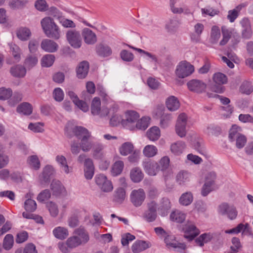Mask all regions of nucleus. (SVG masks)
<instances>
[{
  "mask_svg": "<svg viewBox=\"0 0 253 253\" xmlns=\"http://www.w3.org/2000/svg\"><path fill=\"white\" fill-rule=\"evenodd\" d=\"M147 210L144 212L142 215L143 219L148 221L155 220L157 217V203L154 201H152L147 203Z\"/></svg>",
  "mask_w": 253,
  "mask_h": 253,
  "instance_id": "9",
  "label": "nucleus"
},
{
  "mask_svg": "<svg viewBox=\"0 0 253 253\" xmlns=\"http://www.w3.org/2000/svg\"><path fill=\"white\" fill-rule=\"evenodd\" d=\"M50 188L53 194L56 196L63 194L66 192L65 187L58 180H53L50 184Z\"/></svg>",
  "mask_w": 253,
  "mask_h": 253,
  "instance_id": "23",
  "label": "nucleus"
},
{
  "mask_svg": "<svg viewBox=\"0 0 253 253\" xmlns=\"http://www.w3.org/2000/svg\"><path fill=\"white\" fill-rule=\"evenodd\" d=\"M17 38L22 41H26L30 39L32 33L29 29L26 27H21L16 32Z\"/></svg>",
  "mask_w": 253,
  "mask_h": 253,
  "instance_id": "26",
  "label": "nucleus"
},
{
  "mask_svg": "<svg viewBox=\"0 0 253 253\" xmlns=\"http://www.w3.org/2000/svg\"><path fill=\"white\" fill-rule=\"evenodd\" d=\"M126 197L125 189L124 188L119 187L115 191L114 200L118 203H122L125 200Z\"/></svg>",
  "mask_w": 253,
  "mask_h": 253,
  "instance_id": "38",
  "label": "nucleus"
},
{
  "mask_svg": "<svg viewBox=\"0 0 253 253\" xmlns=\"http://www.w3.org/2000/svg\"><path fill=\"white\" fill-rule=\"evenodd\" d=\"M190 177L191 174L189 172L185 170H181L176 175V180L178 184L182 185L189 181Z\"/></svg>",
  "mask_w": 253,
  "mask_h": 253,
  "instance_id": "32",
  "label": "nucleus"
},
{
  "mask_svg": "<svg viewBox=\"0 0 253 253\" xmlns=\"http://www.w3.org/2000/svg\"><path fill=\"white\" fill-rule=\"evenodd\" d=\"M150 119L148 117H142L141 119L137 121L134 126L135 130L146 129L149 125Z\"/></svg>",
  "mask_w": 253,
  "mask_h": 253,
  "instance_id": "50",
  "label": "nucleus"
},
{
  "mask_svg": "<svg viewBox=\"0 0 253 253\" xmlns=\"http://www.w3.org/2000/svg\"><path fill=\"white\" fill-rule=\"evenodd\" d=\"M27 163L30 167L38 169L40 168V162L38 157L36 155L31 156L27 159Z\"/></svg>",
  "mask_w": 253,
  "mask_h": 253,
  "instance_id": "55",
  "label": "nucleus"
},
{
  "mask_svg": "<svg viewBox=\"0 0 253 253\" xmlns=\"http://www.w3.org/2000/svg\"><path fill=\"white\" fill-rule=\"evenodd\" d=\"M13 237L11 234H7L4 239L3 242V247L6 250H10L13 245Z\"/></svg>",
  "mask_w": 253,
  "mask_h": 253,
  "instance_id": "61",
  "label": "nucleus"
},
{
  "mask_svg": "<svg viewBox=\"0 0 253 253\" xmlns=\"http://www.w3.org/2000/svg\"><path fill=\"white\" fill-rule=\"evenodd\" d=\"M27 3V1L26 0H12L9 2V5L13 9H20L23 8Z\"/></svg>",
  "mask_w": 253,
  "mask_h": 253,
  "instance_id": "57",
  "label": "nucleus"
},
{
  "mask_svg": "<svg viewBox=\"0 0 253 253\" xmlns=\"http://www.w3.org/2000/svg\"><path fill=\"white\" fill-rule=\"evenodd\" d=\"M89 139H84L81 141L80 147L83 152H87L92 149L93 144L89 141Z\"/></svg>",
  "mask_w": 253,
  "mask_h": 253,
  "instance_id": "60",
  "label": "nucleus"
},
{
  "mask_svg": "<svg viewBox=\"0 0 253 253\" xmlns=\"http://www.w3.org/2000/svg\"><path fill=\"white\" fill-rule=\"evenodd\" d=\"M212 80L214 84L222 85L227 82V78L225 75L218 72L213 74Z\"/></svg>",
  "mask_w": 253,
  "mask_h": 253,
  "instance_id": "48",
  "label": "nucleus"
},
{
  "mask_svg": "<svg viewBox=\"0 0 253 253\" xmlns=\"http://www.w3.org/2000/svg\"><path fill=\"white\" fill-rule=\"evenodd\" d=\"M217 212L221 215L226 216L231 220H235L238 214L236 207L226 202L222 203L218 205Z\"/></svg>",
  "mask_w": 253,
  "mask_h": 253,
  "instance_id": "2",
  "label": "nucleus"
},
{
  "mask_svg": "<svg viewBox=\"0 0 253 253\" xmlns=\"http://www.w3.org/2000/svg\"><path fill=\"white\" fill-rule=\"evenodd\" d=\"M133 145L130 142L124 143L119 148V152L123 156H127L131 153L133 151Z\"/></svg>",
  "mask_w": 253,
  "mask_h": 253,
  "instance_id": "35",
  "label": "nucleus"
},
{
  "mask_svg": "<svg viewBox=\"0 0 253 253\" xmlns=\"http://www.w3.org/2000/svg\"><path fill=\"white\" fill-rule=\"evenodd\" d=\"M221 31L222 34V39L219 42V45L223 46L225 45L229 39L231 38L232 35V30L227 28L225 26H223L221 27Z\"/></svg>",
  "mask_w": 253,
  "mask_h": 253,
  "instance_id": "36",
  "label": "nucleus"
},
{
  "mask_svg": "<svg viewBox=\"0 0 253 253\" xmlns=\"http://www.w3.org/2000/svg\"><path fill=\"white\" fill-rule=\"evenodd\" d=\"M42 28L46 36L56 40L61 36V32L59 27L50 17H45L41 21Z\"/></svg>",
  "mask_w": 253,
  "mask_h": 253,
  "instance_id": "1",
  "label": "nucleus"
},
{
  "mask_svg": "<svg viewBox=\"0 0 253 253\" xmlns=\"http://www.w3.org/2000/svg\"><path fill=\"white\" fill-rule=\"evenodd\" d=\"M53 168L50 166H46L43 169L41 179L44 182H47L49 180L50 176L53 173Z\"/></svg>",
  "mask_w": 253,
  "mask_h": 253,
  "instance_id": "46",
  "label": "nucleus"
},
{
  "mask_svg": "<svg viewBox=\"0 0 253 253\" xmlns=\"http://www.w3.org/2000/svg\"><path fill=\"white\" fill-rule=\"evenodd\" d=\"M171 208V204L169 200L167 198H163L160 201L158 211L162 216H165L167 214L168 211Z\"/></svg>",
  "mask_w": 253,
  "mask_h": 253,
  "instance_id": "25",
  "label": "nucleus"
},
{
  "mask_svg": "<svg viewBox=\"0 0 253 253\" xmlns=\"http://www.w3.org/2000/svg\"><path fill=\"white\" fill-rule=\"evenodd\" d=\"M73 132L81 141L84 139L90 138L91 132L86 128L82 126H76L73 128Z\"/></svg>",
  "mask_w": 253,
  "mask_h": 253,
  "instance_id": "15",
  "label": "nucleus"
},
{
  "mask_svg": "<svg viewBox=\"0 0 253 253\" xmlns=\"http://www.w3.org/2000/svg\"><path fill=\"white\" fill-rule=\"evenodd\" d=\"M81 245L79 237L77 236H73L68 238L65 242H59L57 246L62 253H68L70 250L75 249Z\"/></svg>",
  "mask_w": 253,
  "mask_h": 253,
  "instance_id": "4",
  "label": "nucleus"
},
{
  "mask_svg": "<svg viewBox=\"0 0 253 253\" xmlns=\"http://www.w3.org/2000/svg\"><path fill=\"white\" fill-rule=\"evenodd\" d=\"M152 245L150 242L138 240L133 243L131 247V250L133 253H139L148 248H150Z\"/></svg>",
  "mask_w": 253,
  "mask_h": 253,
  "instance_id": "17",
  "label": "nucleus"
},
{
  "mask_svg": "<svg viewBox=\"0 0 253 253\" xmlns=\"http://www.w3.org/2000/svg\"><path fill=\"white\" fill-rule=\"evenodd\" d=\"M158 153L157 148L153 145H147L143 150V155L147 158L153 157Z\"/></svg>",
  "mask_w": 253,
  "mask_h": 253,
  "instance_id": "40",
  "label": "nucleus"
},
{
  "mask_svg": "<svg viewBox=\"0 0 253 253\" xmlns=\"http://www.w3.org/2000/svg\"><path fill=\"white\" fill-rule=\"evenodd\" d=\"M185 147L186 144L184 142L178 141L171 145L170 150L174 154L179 155L183 152Z\"/></svg>",
  "mask_w": 253,
  "mask_h": 253,
  "instance_id": "29",
  "label": "nucleus"
},
{
  "mask_svg": "<svg viewBox=\"0 0 253 253\" xmlns=\"http://www.w3.org/2000/svg\"><path fill=\"white\" fill-rule=\"evenodd\" d=\"M10 51L15 62H18L22 54L21 49L17 45L13 44L10 45Z\"/></svg>",
  "mask_w": 253,
  "mask_h": 253,
  "instance_id": "41",
  "label": "nucleus"
},
{
  "mask_svg": "<svg viewBox=\"0 0 253 253\" xmlns=\"http://www.w3.org/2000/svg\"><path fill=\"white\" fill-rule=\"evenodd\" d=\"M124 166L123 161H118L112 166L111 173L112 175L117 176L122 172Z\"/></svg>",
  "mask_w": 253,
  "mask_h": 253,
  "instance_id": "49",
  "label": "nucleus"
},
{
  "mask_svg": "<svg viewBox=\"0 0 253 253\" xmlns=\"http://www.w3.org/2000/svg\"><path fill=\"white\" fill-rule=\"evenodd\" d=\"M75 233L77 234L81 241V245L86 244L89 240L88 233L83 228L76 229Z\"/></svg>",
  "mask_w": 253,
  "mask_h": 253,
  "instance_id": "34",
  "label": "nucleus"
},
{
  "mask_svg": "<svg viewBox=\"0 0 253 253\" xmlns=\"http://www.w3.org/2000/svg\"><path fill=\"white\" fill-rule=\"evenodd\" d=\"M146 198L144 190L142 188L133 190L130 195V200L135 207L141 206Z\"/></svg>",
  "mask_w": 253,
  "mask_h": 253,
  "instance_id": "8",
  "label": "nucleus"
},
{
  "mask_svg": "<svg viewBox=\"0 0 253 253\" xmlns=\"http://www.w3.org/2000/svg\"><path fill=\"white\" fill-rule=\"evenodd\" d=\"M120 56L123 60L126 62H131L134 58L133 54L131 52L125 49L121 51Z\"/></svg>",
  "mask_w": 253,
  "mask_h": 253,
  "instance_id": "64",
  "label": "nucleus"
},
{
  "mask_svg": "<svg viewBox=\"0 0 253 253\" xmlns=\"http://www.w3.org/2000/svg\"><path fill=\"white\" fill-rule=\"evenodd\" d=\"M241 128L237 125L232 126V128L230 130L229 135V138L231 141L235 140V138L241 134L239 132L241 131Z\"/></svg>",
  "mask_w": 253,
  "mask_h": 253,
  "instance_id": "59",
  "label": "nucleus"
},
{
  "mask_svg": "<svg viewBox=\"0 0 253 253\" xmlns=\"http://www.w3.org/2000/svg\"><path fill=\"white\" fill-rule=\"evenodd\" d=\"M221 36L219 28L217 26L212 27L209 39L210 42L212 44H216Z\"/></svg>",
  "mask_w": 253,
  "mask_h": 253,
  "instance_id": "28",
  "label": "nucleus"
},
{
  "mask_svg": "<svg viewBox=\"0 0 253 253\" xmlns=\"http://www.w3.org/2000/svg\"><path fill=\"white\" fill-rule=\"evenodd\" d=\"M206 84L203 81L194 79L187 83L189 89L192 91L201 93L204 91L206 88Z\"/></svg>",
  "mask_w": 253,
  "mask_h": 253,
  "instance_id": "13",
  "label": "nucleus"
},
{
  "mask_svg": "<svg viewBox=\"0 0 253 253\" xmlns=\"http://www.w3.org/2000/svg\"><path fill=\"white\" fill-rule=\"evenodd\" d=\"M147 135L150 140L156 141L160 137V130L157 126L152 127L147 131Z\"/></svg>",
  "mask_w": 253,
  "mask_h": 253,
  "instance_id": "37",
  "label": "nucleus"
},
{
  "mask_svg": "<svg viewBox=\"0 0 253 253\" xmlns=\"http://www.w3.org/2000/svg\"><path fill=\"white\" fill-rule=\"evenodd\" d=\"M95 182L99 189L104 192H110L113 189L112 182L102 174H99L95 177Z\"/></svg>",
  "mask_w": 253,
  "mask_h": 253,
  "instance_id": "7",
  "label": "nucleus"
},
{
  "mask_svg": "<svg viewBox=\"0 0 253 253\" xmlns=\"http://www.w3.org/2000/svg\"><path fill=\"white\" fill-rule=\"evenodd\" d=\"M144 170L150 176H156L160 170L159 163L154 160H147L142 163Z\"/></svg>",
  "mask_w": 253,
  "mask_h": 253,
  "instance_id": "12",
  "label": "nucleus"
},
{
  "mask_svg": "<svg viewBox=\"0 0 253 253\" xmlns=\"http://www.w3.org/2000/svg\"><path fill=\"white\" fill-rule=\"evenodd\" d=\"M248 226V223H246V225L240 223L236 227L225 230V232L227 234H237L242 231H245Z\"/></svg>",
  "mask_w": 253,
  "mask_h": 253,
  "instance_id": "63",
  "label": "nucleus"
},
{
  "mask_svg": "<svg viewBox=\"0 0 253 253\" xmlns=\"http://www.w3.org/2000/svg\"><path fill=\"white\" fill-rule=\"evenodd\" d=\"M194 71V66L185 61L180 62L177 66L175 74L179 78H184Z\"/></svg>",
  "mask_w": 253,
  "mask_h": 253,
  "instance_id": "6",
  "label": "nucleus"
},
{
  "mask_svg": "<svg viewBox=\"0 0 253 253\" xmlns=\"http://www.w3.org/2000/svg\"><path fill=\"white\" fill-rule=\"evenodd\" d=\"M32 105L27 102H24L19 105L17 108V111L24 115H29L32 113Z\"/></svg>",
  "mask_w": 253,
  "mask_h": 253,
  "instance_id": "39",
  "label": "nucleus"
},
{
  "mask_svg": "<svg viewBox=\"0 0 253 253\" xmlns=\"http://www.w3.org/2000/svg\"><path fill=\"white\" fill-rule=\"evenodd\" d=\"M104 145L100 143H96L92 145V155L95 158H100L103 154Z\"/></svg>",
  "mask_w": 253,
  "mask_h": 253,
  "instance_id": "45",
  "label": "nucleus"
},
{
  "mask_svg": "<svg viewBox=\"0 0 253 253\" xmlns=\"http://www.w3.org/2000/svg\"><path fill=\"white\" fill-rule=\"evenodd\" d=\"M56 161L60 165L62 170L66 173H69L72 169L69 168L67 165L66 158L63 155H57L56 157Z\"/></svg>",
  "mask_w": 253,
  "mask_h": 253,
  "instance_id": "43",
  "label": "nucleus"
},
{
  "mask_svg": "<svg viewBox=\"0 0 253 253\" xmlns=\"http://www.w3.org/2000/svg\"><path fill=\"white\" fill-rule=\"evenodd\" d=\"M167 108L170 111H175L180 107V103L178 99L174 96H170L166 101Z\"/></svg>",
  "mask_w": 253,
  "mask_h": 253,
  "instance_id": "22",
  "label": "nucleus"
},
{
  "mask_svg": "<svg viewBox=\"0 0 253 253\" xmlns=\"http://www.w3.org/2000/svg\"><path fill=\"white\" fill-rule=\"evenodd\" d=\"M96 52L99 56L103 57L108 56L112 53L110 47L103 44H99L96 47Z\"/></svg>",
  "mask_w": 253,
  "mask_h": 253,
  "instance_id": "47",
  "label": "nucleus"
},
{
  "mask_svg": "<svg viewBox=\"0 0 253 253\" xmlns=\"http://www.w3.org/2000/svg\"><path fill=\"white\" fill-rule=\"evenodd\" d=\"M243 5H239L235 7V8L229 10L228 11V14L227 15V18L229 19L230 22H233L237 18L239 15V13L242 9Z\"/></svg>",
  "mask_w": 253,
  "mask_h": 253,
  "instance_id": "52",
  "label": "nucleus"
},
{
  "mask_svg": "<svg viewBox=\"0 0 253 253\" xmlns=\"http://www.w3.org/2000/svg\"><path fill=\"white\" fill-rule=\"evenodd\" d=\"M213 238V235L212 233L209 232L201 234L200 236L195 239V242L197 245L202 247L204 246L205 244H207Z\"/></svg>",
  "mask_w": 253,
  "mask_h": 253,
  "instance_id": "24",
  "label": "nucleus"
},
{
  "mask_svg": "<svg viewBox=\"0 0 253 253\" xmlns=\"http://www.w3.org/2000/svg\"><path fill=\"white\" fill-rule=\"evenodd\" d=\"M240 90L242 93L250 94L253 91V87L250 82L245 81L241 84Z\"/></svg>",
  "mask_w": 253,
  "mask_h": 253,
  "instance_id": "58",
  "label": "nucleus"
},
{
  "mask_svg": "<svg viewBox=\"0 0 253 253\" xmlns=\"http://www.w3.org/2000/svg\"><path fill=\"white\" fill-rule=\"evenodd\" d=\"M139 118V115L136 112L127 111L125 113V118L122 121V125L127 129L134 130V126Z\"/></svg>",
  "mask_w": 253,
  "mask_h": 253,
  "instance_id": "5",
  "label": "nucleus"
},
{
  "mask_svg": "<svg viewBox=\"0 0 253 253\" xmlns=\"http://www.w3.org/2000/svg\"><path fill=\"white\" fill-rule=\"evenodd\" d=\"M185 218L186 214L179 210L172 211L170 215V219L176 221H184Z\"/></svg>",
  "mask_w": 253,
  "mask_h": 253,
  "instance_id": "51",
  "label": "nucleus"
},
{
  "mask_svg": "<svg viewBox=\"0 0 253 253\" xmlns=\"http://www.w3.org/2000/svg\"><path fill=\"white\" fill-rule=\"evenodd\" d=\"M240 24L243 28L242 31L243 38L247 39L251 38L252 35V30L249 20L248 18H244L241 21Z\"/></svg>",
  "mask_w": 253,
  "mask_h": 253,
  "instance_id": "20",
  "label": "nucleus"
},
{
  "mask_svg": "<svg viewBox=\"0 0 253 253\" xmlns=\"http://www.w3.org/2000/svg\"><path fill=\"white\" fill-rule=\"evenodd\" d=\"M89 70V63L86 61L81 62L76 69L77 76L79 79H84L87 76Z\"/></svg>",
  "mask_w": 253,
  "mask_h": 253,
  "instance_id": "21",
  "label": "nucleus"
},
{
  "mask_svg": "<svg viewBox=\"0 0 253 253\" xmlns=\"http://www.w3.org/2000/svg\"><path fill=\"white\" fill-rule=\"evenodd\" d=\"M84 42L88 44H93L97 41L96 34L88 28H84L82 31Z\"/></svg>",
  "mask_w": 253,
  "mask_h": 253,
  "instance_id": "18",
  "label": "nucleus"
},
{
  "mask_svg": "<svg viewBox=\"0 0 253 253\" xmlns=\"http://www.w3.org/2000/svg\"><path fill=\"white\" fill-rule=\"evenodd\" d=\"M55 60V56L52 54H46L41 59V65L43 67L51 66Z\"/></svg>",
  "mask_w": 253,
  "mask_h": 253,
  "instance_id": "44",
  "label": "nucleus"
},
{
  "mask_svg": "<svg viewBox=\"0 0 253 253\" xmlns=\"http://www.w3.org/2000/svg\"><path fill=\"white\" fill-rule=\"evenodd\" d=\"M53 234L55 237L60 240H64L69 235L67 229L60 226L54 228L53 230Z\"/></svg>",
  "mask_w": 253,
  "mask_h": 253,
  "instance_id": "31",
  "label": "nucleus"
},
{
  "mask_svg": "<svg viewBox=\"0 0 253 253\" xmlns=\"http://www.w3.org/2000/svg\"><path fill=\"white\" fill-rule=\"evenodd\" d=\"M66 38L70 44L76 48H80L82 44V38L79 31L69 30L66 33Z\"/></svg>",
  "mask_w": 253,
  "mask_h": 253,
  "instance_id": "11",
  "label": "nucleus"
},
{
  "mask_svg": "<svg viewBox=\"0 0 253 253\" xmlns=\"http://www.w3.org/2000/svg\"><path fill=\"white\" fill-rule=\"evenodd\" d=\"M193 199L192 194L190 192H187L181 195L179 199V202L182 205L188 206L192 202Z\"/></svg>",
  "mask_w": 253,
  "mask_h": 253,
  "instance_id": "42",
  "label": "nucleus"
},
{
  "mask_svg": "<svg viewBox=\"0 0 253 253\" xmlns=\"http://www.w3.org/2000/svg\"><path fill=\"white\" fill-rule=\"evenodd\" d=\"M144 174L141 170L138 168L132 169L130 172V177L134 182H139L143 178Z\"/></svg>",
  "mask_w": 253,
  "mask_h": 253,
  "instance_id": "30",
  "label": "nucleus"
},
{
  "mask_svg": "<svg viewBox=\"0 0 253 253\" xmlns=\"http://www.w3.org/2000/svg\"><path fill=\"white\" fill-rule=\"evenodd\" d=\"M91 112L93 115H98L100 117H104L109 114V110L107 108H101V101L98 97H94L91 103Z\"/></svg>",
  "mask_w": 253,
  "mask_h": 253,
  "instance_id": "10",
  "label": "nucleus"
},
{
  "mask_svg": "<svg viewBox=\"0 0 253 253\" xmlns=\"http://www.w3.org/2000/svg\"><path fill=\"white\" fill-rule=\"evenodd\" d=\"M242 248L240 240L236 237L232 239V245L230 247V252L229 253H237Z\"/></svg>",
  "mask_w": 253,
  "mask_h": 253,
  "instance_id": "56",
  "label": "nucleus"
},
{
  "mask_svg": "<svg viewBox=\"0 0 253 253\" xmlns=\"http://www.w3.org/2000/svg\"><path fill=\"white\" fill-rule=\"evenodd\" d=\"M173 117L171 114L165 113L161 117L160 126L163 128H166L169 126L172 121Z\"/></svg>",
  "mask_w": 253,
  "mask_h": 253,
  "instance_id": "53",
  "label": "nucleus"
},
{
  "mask_svg": "<svg viewBox=\"0 0 253 253\" xmlns=\"http://www.w3.org/2000/svg\"><path fill=\"white\" fill-rule=\"evenodd\" d=\"M183 223L180 222V224L177 225V228L180 231L184 233V238L191 242L200 234V231L194 224H189L188 222L185 224Z\"/></svg>",
  "mask_w": 253,
  "mask_h": 253,
  "instance_id": "3",
  "label": "nucleus"
},
{
  "mask_svg": "<svg viewBox=\"0 0 253 253\" xmlns=\"http://www.w3.org/2000/svg\"><path fill=\"white\" fill-rule=\"evenodd\" d=\"M38 59L35 55H29L27 56L25 60L24 65L28 68H31L34 67L38 63Z\"/></svg>",
  "mask_w": 253,
  "mask_h": 253,
  "instance_id": "54",
  "label": "nucleus"
},
{
  "mask_svg": "<svg viewBox=\"0 0 253 253\" xmlns=\"http://www.w3.org/2000/svg\"><path fill=\"white\" fill-rule=\"evenodd\" d=\"M10 72L15 77L22 78L25 76L26 70L24 66L17 65L10 68Z\"/></svg>",
  "mask_w": 253,
  "mask_h": 253,
  "instance_id": "27",
  "label": "nucleus"
},
{
  "mask_svg": "<svg viewBox=\"0 0 253 253\" xmlns=\"http://www.w3.org/2000/svg\"><path fill=\"white\" fill-rule=\"evenodd\" d=\"M204 29V26L201 23H197L194 26V34L191 35V40L196 42L200 40V36Z\"/></svg>",
  "mask_w": 253,
  "mask_h": 253,
  "instance_id": "33",
  "label": "nucleus"
},
{
  "mask_svg": "<svg viewBox=\"0 0 253 253\" xmlns=\"http://www.w3.org/2000/svg\"><path fill=\"white\" fill-rule=\"evenodd\" d=\"M34 194L29 192L25 196L26 199L24 202V209L27 211L33 212L37 209V204L34 200L32 199Z\"/></svg>",
  "mask_w": 253,
  "mask_h": 253,
  "instance_id": "19",
  "label": "nucleus"
},
{
  "mask_svg": "<svg viewBox=\"0 0 253 253\" xmlns=\"http://www.w3.org/2000/svg\"><path fill=\"white\" fill-rule=\"evenodd\" d=\"M41 46L44 51L50 53L56 52L59 47L56 42L47 39H44L42 41Z\"/></svg>",
  "mask_w": 253,
  "mask_h": 253,
  "instance_id": "14",
  "label": "nucleus"
},
{
  "mask_svg": "<svg viewBox=\"0 0 253 253\" xmlns=\"http://www.w3.org/2000/svg\"><path fill=\"white\" fill-rule=\"evenodd\" d=\"M118 109V106L116 104H113L112 108L109 110V114L111 116L110 119V124L112 126H117L122 123V121L123 119L117 113V111Z\"/></svg>",
  "mask_w": 253,
  "mask_h": 253,
  "instance_id": "16",
  "label": "nucleus"
},
{
  "mask_svg": "<svg viewBox=\"0 0 253 253\" xmlns=\"http://www.w3.org/2000/svg\"><path fill=\"white\" fill-rule=\"evenodd\" d=\"M46 207L52 217H56L59 212V210L56 204L52 202L47 203Z\"/></svg>",
  "mask_w": 253,
  "mask_h": 253,
  "instance_id": "62",
  "label": "nucleus"
}]
</instances>
